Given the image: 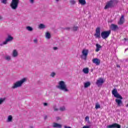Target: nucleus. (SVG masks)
Listing matches in <instances>:
<instances>
[{"label":"nucleus","instance_id":"nucleus-1","mask_svg":"<svg viewBox=\"0 0 128 128\" xmlns=\"http://www.w3.org/2000/svg\"><path fill=\"white\" fill-rule=\"evenodd\" d=\"M112 94L114 96V98H116V99L115 102L118 104V106H120L122 104V97L120 94L118 92V90L116 88H114L112 90Z\"/></svg>","mask_w":128,"mask_h":128},{"label":"nucleus","instance_id":"nucleus-2","mask_svg":"<svg viewBox=\"0 0 128 128\" xmlns=\"http://www.w3.org/2000/svg\"><path fill=\"white\" fill-rule=\"evenodd\" d=\"M118 0H110L109 2H108L104 6V10H108L110 8H114V4H118Z\"/></svg>","mask_w":128,"mask_h":128},{"label":"nucleus","instance_id":"nucleus-3","mask_svg":"<svg viewBox=\"0 0 128 128\" xmlns=\"http://www.w3.org/2000/svg\"><path fill=\"white\" fill-rule=\"evenodd\" d=\"M18 4H20V0H12L10 6L12 10H16L18 6Z\"/></svg>","mask_w":128,"mask_h":128},{"label":"nucleus","instance_id":"nucleus-4","mask_svg":"<svg viewBox=\"0 0 128 128\" xmlns=\"http://www.w3.org/2000/svg\"><path fill=\"white\" fill-rule=\"evenodd\" d=\"M58 88H60V90H64V92H68V90L66 88V83H64V81L60 82Z\"/></svg>","mask_w":128,"mask_h":128},{"label":"nucleus","instance_id":"nucleus-5","mask_svg":"<svg viewBox=\"0 0 128 128\" xmlns=\"http://www.w3.org/2000/svg\"><path fill=\"white\" fill-rule=\"evenodd\" d=\"M26 80V78H24L20 81L16 82L14 86H12V88H20L21 86H22V84Z\"/></svg>","mask_w":128,"mask_h":128},{"label":"nucleus","instance_id":"nucleus-6","mask_svg":"<svg viewBox=\"0 0 128 128\" xmlns=\"http://www.w3.org/2000/svg\"><path fill=\"white\" fill-rule=\"evenodd\" d=\"M110 32H112L110 30H109L108 31H104L101 32V36L103 40H106L108 36H110Z\"/></svg>","mask_w":128,"mask_h":128},{"label":"nucleus","instance_id":"nucleus-7","mask_svg":"<svg viewBox=\"0 0 128 128\" xmlns=\"http://www.w3.org/2000/svg\"><path fill=\"white\" fill-rule=\"evenodd\" d=\"M94 36H95L96 38H100V27L96 28Z\"/></svg>","mask_w":128,"mask_h":128},{"label":"nucleus","instance_id":"nucleus-8","mask_svg":"<svg viewBox=\"0 0 128 128\" xmlns=\"http://www.w3.org/2000/svg\"><path fill=\"white\" fill-rule=\"evenodd\" d=\"M104 82V80L103 78H100L98 80H96V84L98 86L100 87L101 86H102V84Z\"/></svg>","mask_w":128,"mask_h":128},{"label":"nucleus","instance_id":"nucleus-9","mask_svg":"<svg viewBox=\"0 0 128 128\" xmlns=\"http://www.w3.org/2000/svg\"><path fill=\"white\" fill-rule=\"evenodd\" d=\"M14 40V38L10 36H8V38L4 41L2 44H0V46H4V44H6L8 42H10Z\"/></svg>","mask_w":128,"mask_h":128},{"label":"nucleus","instance_id":"nucleus-10","mask_svg":"<svg viewBox=\"0 0 128 128\" xmlns=\"http://www.w3.org/2000/svg\"><path fill=\"white\" fill-rule=\"evenodd\" d=\"M121 126L120 124L114 123L112 124L107 126V128H120Z\"/></svg>","mask_w":128,"mask_h":128},{"label":"nucleus","instance_id":"nucleus-11","mask_svg":"<svg viewBox=\"0 0 128 128\" xmlns=\"http://www.w3.org/2000/svg\"><path fill=\"white\" fill-rule=\"evenodd\" d=\"M92 62L96 66H100V60L98 58H93Z\"/></svg>","mask_w":128,"mask_h":128},{"label":"nucleus","instance_id":"nucleus-12","mask_svg":"<svg viewBox=\"0 0 128 128\" xmlns=\"http://www.w3.org/2000/svg\"><path fill=\"white\" fill-rule=\"evenodd\" d=\"M110 30H114V32H116V30H118V26L114 24H112L110 26Z\"/></svg>","mask_w":128,"mask_h":128},{"label":"nucleus","instance_id":"nucleus-13","mask_svg":"<svg viewBox=\"0 0 128 128\" xmlns=\"http://www.w3.org/2000/svg\"><path fill=\"white\" fill-rule=\"evenodd\" d=\"M124 22V15H122L119 22H118V24L120 26L123 24Z\"/></svg>","mask_w":128,"mask_h":128},{"label":"nucleus","instance_id":"nucleus-14","mask_svg":"<svg viewBox=\"0 0 128 128\" xmlns=\"http://www.w3.org/2000/svg\"><path fill=\"white\" fill-rule=\"evenodd\" d=\"M82 55L85 57L84 60H86V57L88 56V50L84 49L82 51Z\"/></svg>","mask_w":128,"mask_h":128},{"label":"nucleus","instance_id":"nucleus-15","mask_svg":"<svg viewBox=\"0 0 128 128\" xmlns=\"http://www.w3.org/2000/svg\"><path fill=\"white\" fill-rule=\"evenodd\" d=\"M100 48H102V46H100V44H96V49L95 50V51L98 52H100Z\"/></svg>","mask_w":128,"mask_h":128},{"label":"nucleus","instance_id":"nucleus-16","mask_svg":"<svg viewBox=\"0 0 128 128\" xmlns=\"http://www.w3.org/2000/svg\"><path fill=\"white\" fill-rule=\"evenodd\" d=\"M82 72H84V74H88L90 72L89 69L88 68H84L82 70Z\"/></svg>","mask_w":128,"mask_h":128},{"label":"nucleus","instance_id":"nucleus-17","mask_svg":"<svg viewBox=\"0 0 128 128\" xmlns=\"http://www.w3.org/2000/svg\"><path fill=\"white\" fill-rule=\"evenodd\" d=\"M90 86V82H87L84 84V88H86Z\"/></svg>","mask_w":128,"mask_h":128},{"label":"nucleus","instance_id":"nucleus-18","mask_svg":"<svg viewBox=\"0 0 128 128\" xmlns=\"http://www.w3.org/2000/svg\"><path fill=\"white\" fill-rule=\"evenodd\" d=\"M53 128H62V125H60L58 123H54L53 124Z\"/></svg>","mask_w":128,"mask_h":128},{"label":"nucleus","instance_id":"nucleus-19","mask_svg":"<svg viewBox=\"0 0 128 128\" xmlns=\"http://www.w3.org/2000/svg\"><path fill=\"white\" fill-rule=\"evenodd\" d=\"M78 2L82 6H84V4H86V0H78Z\"/></svg>","mask_w":128,"mask_h":128},{"label":"nucleus","instance_id":"nucleus-20","mask_svg":"<svg viewBox=\"0 0 128 128\" xmlns=\"http://www.w3.org/2000/svg\"><path fill=\"white\" fill-rule=\"evenodd\" d=\"M12 56H14V58L18 56V52L16 51V50H13Z\"/></svg>","mask_w":128,"mask_h":128},{"label":"nucleus","instance_id":"nucleus-21","mask_svg":"<svg viewBox=\"0 0 128 128\" xmlns=\"http://www.w3.org/2000/svg\"><path fill=\"white\" fill-rule=\"evenodd\" d=\"M46 38H48V39L50 38V32H47L46 34Z\"/></svg>","mask_w":128,"mask_h":128},{"label":"nucleus","instance_id":"nucleus-22","mask_svg":"<svg viewBox=\"0 0 128 128\" xmlns=\"http://www.w3.org/2000/svg\"><path fill=\"white\" fill-rule=\"evenodd\" d=\"M12 116L11 115H10V116H8V122H12Z\"/></svg>","mask_w":128,"mask_h":128},{"label":"nucleus","instance_id":"nucleus-23","mask_svg":"<svg viewBox=\"0 0 128 128\" xmlns=\"http://www.w3.org/2000/svg\"><path fill=\"white\" fill-rule=\"evenodd\" d=\"M85 120L87 122L88 124H90V117H88V116H86L85 118Z\"/></svg>","mask_w":128,"mask_h":128},{"label":"nucleus","instance_id":"nucleus-24","mask_svg":"<svg viewBox=\"0 0 128 128\" xmlns=\"http://www.w3.org/2000/svg\"><path fill=\"white\" fill-rule=\"evenodd\" d=\"M95 108L96 110H98V108H100V104H98V103H96V104Z\"/></svg>","mask_w":128,"mask_h":128},{"label":"nucleus","instance_id":"nucleus-25","mask_svg":"<svg viewBox=\"0 0 128 128\" xmlns=\"http://www.w3.org/2000/svg\"><path fill=\"white\" fill-rule=\"evenodd\" d=\"M26 28V30H28L29 32H32V27H30V26H27Z\"/></svg>","mask_w":128,"mask_h":128},{"label":"nucleus","instance_id":"nucleus-26","mask_svg":"<svg viewBox=\"0 0 128 128\" xmlns=\"http://www.w3.org/2000/svg\"><path fill=\"white\" fill-rule=\"evenodd\" d=\"M46 28V26L44 24H41L39 25V28Z\"/></svg>","mask_w":128,"mask_h":128},{"label":"nucleus","instance_id":"nucleus-27","mask_svg":"<svg viewBox=\"0 0 128 128\" xmlns=\"http://www.w3.org/2000/svg\"><path fill=\"white\" fill-rule=\"evenodd\" d=\"M78 26H75L73 27V30L74 32H76V30H78Z\"/></svg>","mask_w":128,"mask_h":128},{"label":"nucleus","instance_id":"nucleus-28","mask_svg":"<svg viewBox=\"0 0 128 128\" xmlns=\"http://www.w3.org/2000/svg\"><path fill=\"white\" fill-rule=\"evenodd\" d=\"M4 98H0V104H2V102H4Z\"/></svg>","mask_w":128,"mask_h":128},{"label":"nucleus","instance_id":"nucleus-29","mask_svg":"<svg viewBox=\"0 0 128 128\" xmlns=\"http://www.w3.org/2000/svg\"><path fill=\"white\" fill-rule=\"evenodd\" d=\"M60 110H61V112H64V110H66V108L64 106L60 107Z\"/></svg>","mask_w":128,"mask_h":128},{"label":"nucleus","instance_id":"nucleus-30","mask_svg":"<svg viewBox=\"0 0 128 128\" xmlns=\"http://www.w3.org/2000/svg\"><path fill=\"white\" fill-rule=\"evenodd\" d=\"M70 4H76V2L74 0H70Z\"/></svg>","mask_w":128,"mask_h":128},{"label":"nucleus","instance_id":"nucleus-31","mask_svg":"<svg viewBox=\"0 0 128 128\" xmlns=\"http://www.w3.org/2000/svg\"><path fill=\"white\" fill-rule=\"evenodd\" d=\"M5 60H10V56H7L5 58Z\"/></svg>","mask_w":128,"mask_h":128},{"label":"nucleus","instance_id":"nucleus-32","mask_svg":"<svg viewBox=\"0 0 128 128\" xmlns=\"http://www.w3.org/2000/svg\"><path fill=\"white\" fill-rule=\"evenodd\" d=\"M82 128H90V125L84 126L82 127Z\"/></svg>","mask_w":128,"mask_h":128},{"label":"nucleus","instance_id":"nucleus-33","mask_svg":"<svg viewBox=\"0 0 128 128\" xmlns=\"http://www.w3.org/2000/svg\"><path fill=\"white\" fill-rule=\"evenodd\" d=\"M6 0H2V4H6Z\"/></svg>","mask_w":128,"mask_h":128},{"label":"nucleus","instance_id":"nucleus-34","mask_svg":"<svg viewBox=\"0 0 128 128\" xmlns=\"http://www.w3.org/2000/svg\"><path fill=\"white\" fill-rule=\"evenodd\" d=\"M56 76V73H54V72H52L51 74H50V76H52L54 77V76Z\"/></svg>","mask_w":128,"mask_h":128},{"label":"nucleus","instance_id":"nucleus-35","mask_svg":"<svg viewBox=\"0 0 128 128\" xmlns=\"http://www.w3.org/2000/svg\"><path fill=\"white\" fill-rule=\"evenodd\" d=\"M44 106H48V103H46V102L44 103Z\"/></svg>","mask_w":128,"mask_h":128},{"label":"nucleus","instance_id":"nucleus-36","mask_svg":"<svg viewBox=\"0 0 128 128\" xmlns=\"http://www.w3.org/2000/svg\"><path fill=\"white\" fill-rule=\"evenodd\" d=\"M54 112H57V110H58V109L57 108H54Z\"/></svg>","mask_w":128,"mask_h":128},{"label":"nucleus","instance_id":"nucleus-37","mask_svg":"<svg viewBox=\"0 0 128 128\" xmlns=\"http://www.w3.org/2000/svg\"><path fill=\"white\" fill-rule=\"evenodd\" d=\"M34 0H30V2L34 4Z\"/></svg>","mask_w":128,"mask_h":128},{"label":"nucleus","instance_id":"nucleus-38","mask_svg":"<svg viewBox=\"0 0 128 128\" xmlns=\"http://www.w3.org/2000/svg\"><path fill=\"white\" fill-rule=\"evenodd\" d=\"M54 50H58V48L57 47H54Z\"/></svg>","mask_w":128,"mask_h":128},{"label":"nucleus","instance_id":"nucleus-39","mask_svg":"<svg viewBox=\"0 0 128 128\" xmlns=\"http://www.w3.org/2000/svg\"><path fill=\"white\" fill-rule=\"evenodd\" d=\"M64 128H72L71 127L68 126H64Z\"/></svg>","mask_w":128,"mask_h":128},{"label":"nucleus","instance_id":"nucleus-40","mask_svg":"<svg viewBox=\"0 0 128 128\" xmlns=\"http://www.w3.org/2000/svg\"><path fill=\"white\" fill-rule=\"evenodd\" d=\"M0 20H2V16H0Z\"/></svg>","mask_w":128,"mask_h":128},{"label":"nucleus","instance_id":"nucleus-41","mask_svg":"<svg viewBox=\"0 0 128 128\" xmlns=\"http://www.w3.org/2000/svg\"><path fill=\"white\" fill-rule=\"evenodd\" d=\"M38 40L36 39L34 40V42H37Z\"/></svg>","mask_w":128,"mask_h":128},{"label":"nucleus","instance_id":"nucleus-42","mask_svg":"<svg viewBox=\"0 0 128 128\" xmlns=\"http://www.w3.org/2000/svg\"><path fill=\"white\" fill-rule=\"evenodd\" d=\"M124 40H125V42H126V40H128V39H126V38H124Z\"/></svg>","mask_w":128,"mask_h":128},{"label":"nucleus","instance_id":"nucleus-43","mask_svg":"<svg viewBox=\"0 0 128 128\" xmlns=\"http://www.w3.org/2000/svg\"><path fill=\"white\" fill-rule=\"evenodd\" d=\"M117 68H120V65H117Z\"/></svg>","mask_w":128,"mask_h":128},{"label":"nucleus","instance_id":"nucleus-44","mask_svg":"<svg viewBox=\"0 0 128 128\" xmlns=\"http://www.w3.org/2000/svg\"><path fill=\"white\" fill-rule=\"evenodd\" d=\"M66 30H70V28H66Z\"/></svg>","mask_w":128,"mask_h":128},{"label":"nucleus","instance_id":"nucleus-45","mask_svg":"<svg viewBox=\"0 0 128 128\" xmlns=\"http://www.w3.org/2000/svg\"><path fill=\"white\" fill-rule=\"evenodd\" d=\"M57 120H60V118L59 117H58Z\"/></svg>","mask_w":128,"mask_h":128},{"label":"nucleus","instance_id":"nucleus-46","mask_svg":"<svg viewBox=\"0 0 128 128\" xmlns=\"http://www.w3.org/2000/svg\"><path fill=\"white\" fill-rule=\"evenodd\" d=\"M48 118V116H46L45 118Z\"/></svg>","mask_w":128,"mask_h":128},{"label":"nucleus","instance_id":"nucleus-47","mask_svg":"<svg viewBox=\"0 0 128 128\" xmlns=\"http://www.w3.org/2000/svg\"><path fill=\"white\" fill-rule=\"evenodd\" d=\"M56 2H58V0H56Z\"/></svg>","mask_w":128,"mask_h":128}]
</instances>
